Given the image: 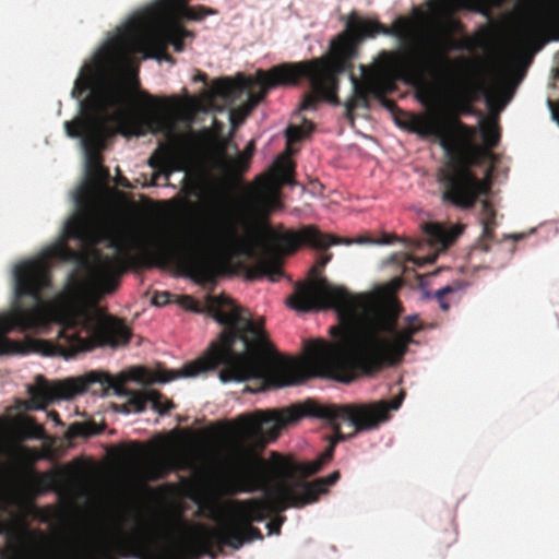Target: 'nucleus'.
Returning <instances> with one entry per match:
<instances>
[{"label": "nucleus", "mask_w": 559, "mask_h": 559, "mask_svg": "<svg viewBox=\"0 0 559 559\" xmlns=\"http://www.w3.org/2000/svg\"><path fill=\"white\" fill-rule=\"evenodd\" d=\"M249 219L230 207L212 211L195 229L186 257L194 276L203 283H214L216 265L201 254L248 255L254 252L258 239Z\"/></svg>", "instance_id": "12"}, {"label": "nucleus", "mask_w": 559, "mask_h": 559, "mask_svg": "<svg viewBox=\"0 0 559 559\" xmlns=\"http://www.w3.org/2000/svg\"><path fill=\"white\" fill-rule=\"evenodd\" d=\"M479 223L483 231L476 242V248L488 252L491 242L495 240V229L497 227L496 210L489 200L485 199L480 202Z\"/></svg>", "instance_id": "18"}, {"label": "nucleus", "mask_w": 559, "mask_h": 559, "mask_svg": "<svg viewBox=\"0 0 559 559\" xmlns=\"http://www.w3.org/2000/svg\"><path fill=\"white\" fill-rule=\"evenodd\" d=\"M231 123H233V126H236V123H237V122H236V118H235V115H234V114H231Z\"/></svg>", "instance_id": "38"}, {"label": "nucleus", "mask_w": 559, "mask_h": 559, "mask_svg": "<svg viewBox=\"0 0 559 559\" xmlns=\"http://www.w3.org/2000/svg\"><path fill=\"white\" fill-rule=\"evenodd\" d=\"M250 159L248 156L242 154H237L235 157H226L225 158V165L228 171L240 175L250 166Z\"/></svg>", "instance_id": "26"}, {"label": "nucleus", "mask_w": 559, "mask_h": 559, "mask_svg": "<svg viewBox=\"0 0 559 559\" xmlns=\"http://www.w3.org/2000/svg\"><path fill=\"white\" fill-rule=\"evenodd\" d=\"M401 239L396 235L383 234L380 239H371L370 237H362L357 242L359 243H376V245H391Z\"/></svg>", "instance_id": "29"}, {"label": "nucleus", "mask_w": 559, "mask_h": 559, "mask_svg": "<svg viewBox=\"0 0 559 559\" xmlns=\"http://www.w3.org/2000/svg\"><path fill=\"white\" fill-rule=\"evenodd\" d=\"M507 238H512L513 240H519V239H522L523 238V235L522 234H519V235H512V236H506Z\"/></svg>", "instance_id": "35"}, {"label": "nucleus", "mask_w": 559, "mask_h": 559, "mask_svg": "<svg viewBox=\"0 0 559 559\" xmlns=\"http://www.w3.org/2000/svg\"><path fill=\"white\" fill-rule=\"evenodd\" d=\"M510 99V96H508L501 104V108L504 107L506 103Z\"/></svg>", "instance_id": "40"}, {"label": "nucleus", "mask_w": 559, "mask_h": 559, "mask_svg": "<svg viewBox=\"0 0 559 559\" xmlns=\"http://www.w3.org/2000/svg\"><path fill=\"white\" fill-rule=\"evenodd\" d=\"M451 24H452L453 26H457L460 23H459L457 21H451Z\"/></svg>", "instance_id": "41"}, {"label": "nucleus", "mask_w": 559, "mask_h": 559, "mask_svg": "<svg viewBox=\"0 0 559 559\" xmlns=\"http://www.w3.org/2000/svg\"><path fill=\"white\" fill-rule=\"evenodd\" d=\"M340 477L341 473L334 471L312 481L289 483L282 479L272 486L267 484L260 489L264 491L265 498L234 500L227 521L217 527L203 526L198 534V540L206 554L215 557L212 555L213 549L221 551L225 546L239 549L246 542L262 539L261 531L252 523L263 522L271 514L288 508H302L318 501Z\"/></svg>", "instance_id": "8"}, {"label": "nucleus", "mask_w": 559, "mask_h": 559, "mask_svg": "<svg viewBox=\"0 0 559 559\" xmlns=\"http://www.w3.org/2000/svg\"><path fill=\"white\" fill-rule=\"evenodd\" d=\"M87 91H91L90 96L80 102L82 117L64 122L70 138L82 139L86 170L103 163L100 151L107 136L112 133L109 122L115 123L117 131L124 135L163 133L166 142L159 144L151 155L148 165L164 174L166 179L173 173L187 168L189 141L175 130L171 118L174 99L139 92V98L145 106L141 112H135L131 107L135 97L121 80L104 79Z\"/></svg>", "instance_id": "4"}, {"label": "nucleus", "mask_w": 559, "mask_h": 559, "mask_svg": "<svg viewBox=\"0 0 559 559\" xmlns=\"http://www.w3.org/2000/svg\"><path fill=\"white\" fill-rule=\"evenodd\" d=\"M424 231L431 242L448 247L455 241L461 228L459 230H449L440 224L429 223L425 225Z\"/></svg>", "instance_id": "20"}, {"label": "nucleus", "mask_w": 559, "mask_h": 559, "mask_svg": "<svg viewBox=\"0 0 559 559\" xmlns=\"http://www.w3.org/2000/svg\"><path fill=\"white\" fill-rule=\"evenodd\" d=\"M260 243L264 250L275 259H263L247 270L246 277L250 281L267 276L270 281L277 282L284 274L281 255L293 254L299 247L308 246L318 250H325L333 245L352 243L349 239L323 234L317 226L307 225L296 231L276 233L270 226L261 229Z\"/></svg>", "instance_id": "13"}, {"label": "nucleus", "mask_w": 559, "mask_h": 559, "mask_svg": "<svg viewBox=\"0 0 559 559\" xmlns=\"http://www.w3.org/2000/svg\"><path fill=\"white\" fill-rule=\"evenodd\" d=\"M481 135H483V140L485 143V147H483L480 145H477V146L485 150L486 153H485L483 162L480 164H477L476 166H481L485 163V160L492 155L491 148H493L495 146L498 145V142L500 139L499 131L497 130V127L493 124L492 126H490V124L484 126L481 129ZM475 165H473L472 168Z\"/></svg>", "instance_id": "25"}, {"label": "nucleus", "mask_w": 559, "mask_h": 559, "mask_svg": "<svg viewBox=\"0 0 559 559\" xmlns=\"http://www.w3.org/2000/svg\"><path fill=\"white\" fill-rule=\"evenodd\" d=\"M119 185L124 186V187H129L128 180H127L126 178H122V179L119 181Z\"/></svg>", "instance_id": "37"}, {"label": "nucleus", "mask_w": 559, "mask_h": 559, "mask_svg": "<svg viewBox=\"0 0 559 559\" xmlns=\"http://www.w3.org/2000/svg\"><path fill=\"white\" fill-rule=\"evenodd\" d=\"M174 295L168 292H156L152 297V304L156 307H163L171 302L178 304L181 310L191 311L201 314H243L242 308L228 296H210L206 305L203 307L191 296H180L174 299Z\"/></svg>", "instance_id": "16"}, {"label": "nucleus", "mask_w": 559, "mask_h": 559, "mask_svg": "<svg viewBox=\"0 0 559 559\" xmlns=\"http://www.w3.org/2000/svg\"><path fill=\"white\" fill-rule=\"evenodd\" d=\"M86 174L88 179L95 185L105 182L110 177L108 168H106L103 165V163L95 167L90 168L88 170H86Z\"/></svg>", "instance_id": "28"}, {"label": "nucleus", "mask_w": 559, "mask_h": 559, "mask_svg": "<svg viewBox=\"0 0 559 559\" xmlns=\"http://www.w3.org/2000/svg\"><path fill=\"white\" fill-rule=\"evenodd\" d=\"M145 23V17L143 16L133 17L124 29L119 32L99 50L93 64H86L81 69L71 93L74 98L80 99L94 83H98L104 79H114L107 72L114 67L118 57L124 50L131 48V46L138 45L141 51L146 50L145 57L174 63L175 60L167 52V47L171 45L176 52H181L185 50V40H192L194 38V33L187 29L178 21L171 22L160 29L142 37L140 33ZM115 80H120V78H115ZM123 82L135 97L131 107L135 112H141L145 105L139 98V92H143L139 88V82H135L133 88L124 80Z\"/></svg>", "instance_id": "11"}, {"label": "nucleus", "mask_w": 559, "mask_h": 559, "mask_svg": "<svg viewBox=\"0 0 559 559\" xmlns=\"http://www.w3.org/2000/svg\"><path fill=\"white\" fill-rule=\"evenodd\" d=\"M404 394L391 401H378L368 404L322 405L313 400L293 404L280 411H255L235 419L236 438L226 450L225 490L229 495L254 492L270 484L267 465L257 453L280 436L287 425L304 417L325 419L334 435L329 438L326 449L312 462L296 463L292 459L273 453V464L278 474L290 478L294 474L309 477L319 473L334 456L338 442L352 438L355 433L377 429L389 419V412L397 409Z\"/></svg>", "instance_id": "3"}, {"label": "nucleus", "mask_w": 559, "mask_h": 559, "mask_svg": "<svg viewBox=\"0 0 559 559\" xmlns=\"http://www.w3.org/2000/svg\"><path fill=\"white\" fill-rule=\"evenodd\" d=\"M313 129L314 124L309 120H305L300 126H288L285 131L287 147H290L293 144L302 141L313 131Z\"/></svg>", "instance_id": "22"}, {"label": "nucleus", "mask_w": 559, "mask_h": 559, "mask_svg": "<svg viewBox=\"0 0 559 559\" xmlns=\"http://www.w3.org/2000/svg\"><path fill=\"white\" fill-rule=\"evenodd\" d=\"M194 80L205 81L206 80V74L202 73V72H199L198 75L194 78Z\"/></svg>", "instance_id": "34"}, {"label": "nucleus", "mask_w": 559, "mask_h": 559, "mask_svg": "<svg viewBox=\"0 0 559 559\" xmlns=\"http://www.w3.org/2000/svg\"><path fill=\"white\" fill-rule=\"evenodd\" d=\"M56 481L57 476L52 473H34L33 485L38 489H50Z\"/></svg>", "instance_id": "27"}, {"label": "nucleus", "mask_w": 559, "mask_h": 559, "mask_svg": "<svg viewBox=\"0 0 559 559\" xmlns=\"http://www.w3.org/2000/svg\"><path fill=\"white\" fill-rule=\"evenodd\" d=\"M69 240H76L80 249L106 243V248L114 250L111 254L95 251V269L107 294L117 289L119 274L128 267H152L175 254V248L160 231L142 235L97 223L87 214L74 215L66 224L61 239L47 247L41 257L14 266L12 309L0 314H108L96 302H90L76 287L55 298L57 310H45L44 290L51 285V263L74 262L81 258L80 250L72 249Z\"/></svg>", "instance_id": "2"}, {"label": "nucleus", "mask_w": 559, "mask_h": 559, "mask_svg": "<svg viewBox=\"0 0 559 559\" xmlns=\"http://www.w3.org/2000/svg\"><path fill=\"white\" fill-rule=\"evenodd\" d=\"M119 395L128 396L127 402L120 406L121 411L126 414L132 412L142 413L145 411L148 403L152 408L160 415L167 414L175 407V404L170 400H167L160 392L152 389L134 391L126 390L123 386Z\"/></svg>", "instance_id": "17"}, {"label": "nucleus", "mask_w": 559, "mask_h": 559, "mask_svg": "<svg viewBox=\"0 0 559 559\" xmlns=\"http://www.w3.org/2000/svg\"><path fill=\"white\" fill-rule=\"evenodd\" d=\"M100 433V429L94 421L73 423L69 426L66 437L69 440L88 438Z\"/></svg>", "instance_id": "23"}, {"label": "nucleus", "mask_w": 559, "mask_h": 559, "mask_svg": "<svg viewBox=\"0 0 559 559\" xmlns=\"http://www.w3.org/2000/svg\"><path fill=\"white\" fill-rule=\"evenodd\" d=\"M295 164L287 156H280L273 164L272 177L265 176L258 180V187L252 191L254 206L263 215L282 209L278 187L294 185Z\"/></svg>", "instance_id": "14"}, {"label": "nucleus", "mask_w": 559, "mask_h": 559, "mask_svg": "<svg viewBox=\"0 0 559 559\" xmlns=\"http://www.w3.org/2000/svg\"><path fill=\"white\" fill-rule=\"evenodd\" d=\"M454 292H455V289L450 285L444 286L436 292L435 296H436L437 300L439 301L440 307L443 311L449 310V305L445 301V297L450 294H453Z\"/></svg>", "instance_id": "30"}, {"label": "nucleus", "mask_w": 559, "mask_h": 559, "mask_svg": "<svg viewBox=\"0 0 559 559\" xmlns=\"http://www.w3.org/2000/svg\"><path fill=\"white\" fill-rule=\"evenodd\" d=\"M131 336L121 317H0V355L69 358L95 347L124 346Z\"/></svg>", "instance_id": "6"}, {"label": "nucleus", "mask_w": 559, "mask_h": 559, "mask_svg": "<svg viewBox=\"0 0 559 559\" xmlns=\"http://www.w3.org/2000/svg\"><path fill=\"white\" fill-rule=\"evenodd\" d=\"M285 519V516H277L276 519L270 520L266 524L269 535H280L281 526L284 523Z\"/></svg>", "instance_id": "31"}, {"label": "nucleus", "mask_w": 559, "mask_h": 559, "mask_svg": "<svg viewBox=\"0 0 559 559\" xmlns=\"http://www.w3.org/2000/svg\"><path fill=\"white\" fill-rule=\"evenodd\" d=\"M389 261L391 263H405L407 261L416 262V259H414L412 255L407 253H394L389 258Z\"/></svg>", "instance_id": "32"}, {"label": "nucleus", "mask_w": 559, "mask_h": 559, "mask_svg": "<svg viewBox=\"0 0 559 559\" xmlns=\"http://www.w3.org/2000/svg\"><path fill=\"white\" fill-rule=\"evenodd\" d=\"M50 416H51V418H52L53 420L59 421V415H58V413H57V412H55V411H53V412H51V413H50Z\"/></svg>", "instance_id": "36"}, {"label": "nucleus", "mask_w": 559, "mask_h": 559, "mask_svg": "<svg viewBox=\"0 0 559 559\" xmlns=\"http://www.w3.org/2000/svg\"><path fill=\"white\" fill-rule=\"evenodd\" d=\"M457 61L467 68L468 73L463 81L460 95L455 102V114L449 117L443 116L445 121L450 123L454 134H460V130L454 126L453 120H459V115L472 114L473 103L478 98L480 94L486 96V100L489 107H492L497 99L502 95L500 92L496 93V91L489 86L486 81L480 79L478 70L467 60L462 58Z\"/></svg>", "instance_id": "15"}, {"label": "nucleus", "mask_w": 559, "mask_h": 559, "mask_svg": "<svg viewBox=\"0 0 559 559\" xmlns=\"http://www.w3.org/2000/svg\"><path fill=\"white\" fill-rule=\"evenodd\" d=\"M331 253L320 254L309 269L307 278L297 282L287 305L297 312H325L334 314H402L403 302L399 293L405 281L395 276L389 282L374 285L370 290L353 293L343 285L330 282L324 269Z\"/></svg>", "instance_id": "10"}, {"label": "nucleus", "mask_w": 559, "mask_h": 559, "mask_svg": "<svg viewBox=\"0 0 559 559\" xmlns=\"http://www.w3.org/2000/svg\"><path fill=\"white\" fill-rule=\"evenodd\" d=\"M537 36H545L549 32L555 33L554 39H559V17L552 11L543 15L540 23L533 29Z\"/></svg>", "instance_id": "24"}, {"label": "nucleus", "mask_w": 559, "mask_h": 559, "mask_svg": "<svg viewBox=\"0 0 559 559\" xmlns=\"http://www.w3.org/2000/svg\"><path fill=\"white\" fill-rule=\"evenodd\" d=\"M452 41L449 34L440 35L433 40L429 51L406 57L396 50H381L371 64H361L360 79L353 73L349 74L353 92L344 103L345 119L354 124L355 111L358 108L370 109L371 97L393 115L401 112L396 103L386 97L396 90V81L421 83L427 73L436 74L452 64L448 57L449 50L453 47Z\"/></svg>", "instance_id": "9"}, {"label": "nucleus", "mask_w": 559, "mask_h": 559, "mask_svg": "<svg viewBox=\"0 0 559 559\" xmlns=\"http://www.w3.org/2000/svg\"><path fill=\"white\" fill-rule=\"evenodd\" d=\"M547 40H548V38H547V39H544V40L538 45L537 49H540Z\"/></svg>", "instance_id": "39"}, {"label": "nucleus", "mask_w": 559, "mask_h": 559, "mask_svg": "<svg viewBox=\"0 0 559 559\" xmlns=\"http://www.w3.org/2000/svg\"><path fill=\"white\" fill-rule=\"evenodd\" d=\"M428 5L433 12L441 10L454 12L457 9L483 12L487 7V0H430Z\"/></svg>", "instance_id": "19"}, {"label": "nucleus", "mask_w": 559, "mask_h": 559, "mask_svg": "<svg viewBox=\"0 0 559 559\" xmlns=\"http://www.w3.org/2000/svg\"><path fill=\"white\" fill-rule=\"evenodd\" d=\"M460 134L445 121L443 115H411L407 122L396 123L421 138H433L444 151L447 162L438 170L437 180L441 187V200L460 210H471L480 197L491 191L489 179L479 178L472 169L480 164L486 151L474 142L475 128L454 119Z\"/></svg>", "instance_id": "7"}, {"label": "nucleus", "mask_w": 559, "mask_h": 559, "mask_svg": "<svg viewBox=\"0 0 559 559\" xmlns=\"http://www.w3.org/2000/svg\"><path fill=\"white\" fill-rule=\"evenodd\" d=\"M415 31L416 22L407 16H399L390 26H385L379 21L358 17L353 12L348 16L346 31L331 40L329 56L299 62H283L266 71L260 69L255 72L254 79H222L215 83V88L226 98H237L246 92L250 105L254 107L266 97L270 90L278 86H298L301 80L306 79L310 91L305 93L300 109L316 110L320 102L338 106V76L352 71L361 41L382 34L395 36L402 43H407L413 39Z\"/></svg>", "instance_id": "5"}, {"label": "nucleus", "mask_w": 559, "mask_h": 559, "mask_svg": "<svg viewBox=\"0 0 559 559\" xmlns=\"http://www.w3.org/2000/svg\"><path fill=\"white\" fill-rule=\"evenodd\" d=\"M255 151V145H254V141H250L245 151L241 153L242 155H246L249 157V159L251 160L252 156H253V153Z\"/></svg>", "instance_id": "33"}, {"label": "nucleus", "mask_w": 559, "mask_h": 559, "mask_svg": "<svg viewBox=\"0 0 559 559\" xmlns=\"http://www.w3.org/2000/svg\"><path fill=\"white\" fill-rule=\"evenodd\" d=\"M212 318L223 326L219 338L211 343L202 357L180 369L158 366L151 370L139 366L131 368L127 377L92 371L53 383L39 374L36 383L28 386L32 404L36 409H44L57 400H69L85 392L106 395L112 390L120 394L127 380L143 384L167 383L178 378L199 376L218 366H222L219 379L223 382L259 379L264 390L296 385L316 378V338L304 341V357L296 360L276 350L262 321L254 322L251 320L253 317Z\"/></svg>", "instance_id": "1"}, {"label": "nucleus", "mask_w": 559, "mask_h": 559, "mask_svg": "<svg viewBox=\"0 0 559 559\" xmlns=\"http://www.w3.org/2000/svg\"><path fill=\"white\" fill-rule=\"evenodd\" d=\"M213 14H216V11L204 5L190 7L187 3L176 5V15L182 20L201 21Z\"/></svg>", "instance_id": "21"}]
</instances>
